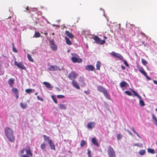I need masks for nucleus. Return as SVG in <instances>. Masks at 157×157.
Here are the masks:
<instances>
[{"mask_svg":"<svg viewBox=\"0 0 157 157\" xmlns=\"http://www.w3.org/2000/svg\"><path fill=\"white\" fill-rule=\"evenodd\" d=\"M4 132L9 141L11 142H13L15 140V137L11 129L10 128L6 127L4 129Z\"/></svg>","mask_w":157,"mask_h":157,"instance_id":"obj_1","label":"nucleus"},{"mask_svg":"<svg viewBox=\"0 0 157 157\" xmlns=\"http://www.w3.org/2000/svg\"><path fill=\"white\" fill-rule=\"evenodd\" d=\"M24 151H25L26 155H22L20 156V157H32L33 156V153L31 152L29 147L27 146L25 148H24L21 150L20 152L21 154H23Z\"/></svg>","mask_w":157,"mask_h":157,"instance_id":"obj_2","label":"nucleus"},{"mask_svg":"<svg viewBox=\"0 0 157 157\" xmlns=\"http://www.w3.org/2000/svg\"><path fill=\"white\" fill-rule=\"evenodd\" d=\"M107 153L109 157H116L114 150L111 146H109L108 147Z\"/></svg>","mask_w":157,"mask_h":157,"instance_id":"obj_3","label":"nucleus"},{"mask_svg":"<svg viewBox=\"0 0 157 157\" xmlns=\"http://www.w3.org/2000/svg\"><path fill=\"white\" fill-rule=\"evenodd\" d=\"M75 55L77 57H72L71 58L72 61L74 63H81L82 61V59L80 58L76 54H75Z\"/></svg>","mask_w":157,"mask_h":157,"instance_id":"obj_4","label":"nucleus"},{"mask_svg":"<svg viewBox=\"0 0 157 157\" xmlns=\"http://www.w3.org/2000/svg\"><path fill=\"white\" fill-rule=\"evenodd\" d=\"M110 54L115 58H118L121 61H124V57L119 53H116L114 52H112L110 53Z\"/></svg>","mask_w":157,"mask_h":157,"instance_id":"obj_5","label":"nucleus"},{"mask_svg":"<svg viewBox=\"0 0 157 157\" xmlns=\"http://www.w3.org/2000/svg\"><path fill=\"white\" fill-rule=\"evenodd\" d=\"M137 68L138 69L139 71L143 75H144L146 78L148 80H150L151 79V78L150 77H149L147 75V74L146 72L144 71V68L142 67H141L139 65H137Z\"/></svg>","mask_w":157,"mask_h":157,"instance_id":"obj_6","label":"nucleus"},{"mask_svg":"<svg viewBox=\"0 0 157 157\" xmlns=\"http://www.w3.org/2000/svg\"><path fill=\"white\" fill-rule=\"evenodd\" d=\"M93 39L95 40V42L99 44L102 45L105 43V40H101L97 36H94Z\"/></svg>","mask_w":157,"mask_h":157,"instance_id":"obj_7","label":"nucleus"},{"mask_svg":"<svg viewBox=\"0 0 157 157\" xmlns=\"http://www.w3.org/2000/svg\"><path fill=\"white\" fill-rule=\"evenodd\" d=\"M78 75L74 71H72L68 75V78L71 80H75Z\"/></svg>","mask_w":157,"mask_h":157,"instance_id":"obj_8","label":"nucleus"},{"mask_svg":"<svg viewBox=\"0 0 157 157\" xmlns=\"http://www.w3.org/2000/svg\"><path fill=\"white\" fill-rule=\"evenodd\" d=\"M14 64L15 66H17V67L23 70H25V67L23 63L21 62L17 63L16 61L14 62Z\"/></svg>","mask_w":157,"mask_h":157,"instance_id":"obj_9","label":"nucleus"},{"mask_svg":"<svg viewBox=\"0 0 157 157\" xmlns=\"http://www.w3.org/2000/svg\"><path fill=\"white\" fill-rule=\"evenodd\" d=\"M50 71H60V69L56 65H51L48 69Z\"/></svg>","mask_w":157,"mask_h":157,"instance_id":"obj_10","label":"nucleus"},{"mask_svg":"<svg viewBox=\"0 0 157 157\" xmlns=\"http://www.w3.org/2000/svg\"><path fill=\"white\" fill-rule=\"evenodd\" d=\"M95 125V123L94 122H89L87 125V127L88 129H92L94 128Z\"/></svg>","mask_w":157,"mask_h":157,"instance_id":"obj_11","label":"nucleus"},{"mask_svg":"<svg viewBox=\"0 0 157 157\" xmlns=\"http://www.w3.org/2000/svg\"><path fill=\"white\" fill-rule=\"evenodd\" d=\"M71 84L74 88H76L77 89H80L79 85L76 81L75 80H73L72 81Z\"/></svg>","mask_w":157,"mask_h":157,"instance_id":"obj_12","label":"nucleus"},{"mask_svg":"<svg viewBox=\"0 0 157 157\" xmlns=\"http://www.w3.org/2000/svg\"><path fill=\"white\" fill-rule=\"evenodd\" d=\"M79 81L82 84L81 86L84 87L86 86V84L85 82L84 78L83 77H80L79 78Z\"/></svg>","mask_w":157,"mask_h":157,"instance_id":"obj_13","label":"nucleus"},{"mask_svg":"<svg viewBox=\"0 0 157 157\" xmlns=\"http://www.w3.org/2000/svg\"><path fill=\"white\" fill-rule=\"evenodd\" d=\"M97 89L100 92H101L102 93L106 90V89L104 87H103L102 86H100V85L98 86H97Z\"/></svg>","mask_w":157,"mask_h":157,"instance_id":"obj_14","label":"nucleus"},{"mask_svg":"<svg viewBox=\"0 0 157 157\" xmlns=\"http://www.w3.org/2000/svg\"><path fill=\"white\" fill-rule=\"evenodd\" d=\"M48 143L49 146H50L51 149L53 150L54 151H55V146L52 140H49L48 141Z\"/></svg>","mask_w":157,"mask_h":157,"instance_id":"obj_15","label":"nucleus"},{"mask_svg":"<svg viewBox=\"0 0 157 157\" xmlns=\"http://www.w3.org/2000/svg\"><path fill=\"white\" fill-rule=\"evenodd\" d=\"M85 69L87 71H92L94 69V67L92 65H89L86 66L85 67Z\"/></svg>","mask_w":157,"mask_h":157,"instance_id":"obj_16","label":"nucleus"},{"mask_svg":"<svg viewBox=\"0 0 157 157\" xmlns=\"http://www.w3.org/2000/svg\"><path fill=\"white\" fill-rule=\"evenodd\" d=\"M92 142L95 145L98 147L99 146V144L98 143V140H97L96 138H93L92 139Z\"/></svg>","mask_w":157,"mask_h":157,"instance_id":"obj_17","label":"nucleus"},{"mask_svg":"<svg viewBox=\"0 0 157 157\" xmlns=\"http://www.w3.org/2000/svg\"><path fill=\"white\" fill-rule=\"evenodd\" d=\"M103 94L106 98L109 100H110V95L109 93L108 92L107 89L103 93Z\"/></svg>","mask_w":157,"mask_h":157,"instance_id":"obj_18","label":"nucleus"},{"mask_svg":"<svg viewBox=\"0 0 157 157\" xmlns=\"http://www.w3.org/2000/svg\"><path fill=\"white\" fill-rule=\"evenodd\" d=\"M15 79L11 78L8 81V83L11 87H13V85L14 83Z\"/></svg>","mask_w":157,"mask_h":157,"instance_id":"obj_19","label":"nucleus"},{"mask_svg":"<svg viewBox=\"0 0 157 157\" xmlns=\"http://www.w3.org/2000/svg\"><path fill=\"white\" fill-rule=\"evenodd\" d=\"M120 86L121 88L126 87L128 84L125 81H122L120 84Z\"/></svg>","mask_w":157,"mask_h":157,"instance_id":"obj_20","label":"nucleus"},{"mask_svg":"<svg viewBox=\"0 0 157 157\" xmlns=\"http://www.w3.org/2000/svg\"><path fill=\"white\" fill-rule=\"evenodd\" d=\"M66 34L70 38H72L74 37V35H72L68 31H66L65 32Z\"/></svg>","mask_w":157,"mask_h":157,"instance_id":"obj_21","label":"nucleus"},{"mask_svg":"<svg viewBox=\"0 0 157 157\" xmlns=\"http://www.w3.org/2000/svg\"><path fill=\"white\" fill-rule=\"evenodd\" d=\"M20 105L21 108L23 109H25L27 107V104L25 102H21Z\"/></svg>","mask_w":157,"mask_h":157,"instance_id":"obj_22","label":"nucleus"},{"mask_svg":"<svg viewBox=\"0 0 157 157\" xmlns=\"http://www.w3.org/2000/svg\"><path fill=\"white\" fill-rule=\"evenodd\" d=\"M43 84L45 85L46 87L48 88H52V87L51 86V84L48 82H43Z\"/></svg>","mask_w":157,"mask_h":157,"instance_id":"obj_23","label":"nucleus"},{"mask_svg":"<svg viewBox=\"0 0 157 157\" xmlns=\"http://www.w3.org/2000/svg\"><path fill=\"white\" fill-rule=\"evenodd\" d=\"M35 91L34 89H26L25 90V92L29 94H31L33 92Z\"/></svg>","mask_w":157,"mask_h":157,"instance_id":"obj_24","label":"nucleus"},{"mask_svg":"<svg viewBox=\"0 0 157 157\" xmlns=\"http://www.w3.org/2000/svg\"><path fill=\"white\" fill-rule=\"evenodd\" d=\"M101 63L99 61H97L96 64V67L97 69L99 70Z\"/></svg>","mask_w":157,"mask_h":157,"instance_id":"obj_25","label":"nucleus"},{"mask_svg":"<svg viewBox=\"0 0 157 157\" xmlns=\"http://www.w3.org/2000/svg\"><path fill=\"white\" fill-rule=\"evenodd\" d=\"M46 144L44 143H43L40 144V147L42 150H45V149L46 148Z\"/></svg>","mask_w":157,"mask_h":157,"instance_id":"obj_26","label":"nucleus"},{"mask_svg":"<svg viewBox=\"0 0 157 157\" xmlns=\"http://www.w3.org/2000/svg\"><path fill=\"white\" fill-rule=\"evenodd\" d=\"M58 105L61 109L65 110L66 109V106L64 104H59Z\"/></svg>","mask_w":157,"mask_h":157,"instance_id":"obj_27","label":"nucleus"},{"mask_svg":"<svg viewBox=\"0 0 157 157\" xmlns=\"http://www.w3.org/2000/svg\"><path fill=\"white\" fill-rule=\"evenodd\" d=\"M65 39L66 40V43L67 44L69 45H71V42L70 40L67 37H65Z\"/></svg>","mask_w":157,"mask_h":157,"instance_id":"obj_28","label":"nucleus"},{"mask_svg":"<svg viewBox=\"0 0 157 157\" xmlns=\"http://www.w3.org/2000/svg\"><path fill=\"white\" fill-rule=\"evenodd\" d=\"M132 91L134 95L136 96L137 98H138L140 99H141V97L140 96L139 94H138L135 91L133 90H132Z\"/></svg>","mask_w":157,"mask_h":157,"instance_id":"obj_29","label":"nucleus"},{"mask_svg":"<svg viewBox=\"0 0 157 157\" xmlns=\"http://www.w3.org/2000/svg\"><path fill=\"white\" fill-rule=\"evenodd\" d=\"M12 90L15 94H17L19 93L17 89L16 88H12Z\"/></svg>","mask_w":157,"mask_h":157,"instance_id":"obj_30","label":"nucleus"},{"mask_svg":"<svg viewBox=\"0 0 157 157\" xmlns=\"http://www.w3.org/2000/svg\"><path fill=\"white\" fill-rule=\"evenodd\" d=\"M27 57L29 59V60L31 62H33L34 61L32 57H31V56L29 54H27Z\"/></svg>","mask_w":157,"mask_h":157,"instance_id":"obj_31","label":"nucleus"},{"mask_svg":"<svg viewBox=\"0 0 157 157\" xmlns=\"http://www.w3.org/2000/svg\"><path fill=\"white\" fill-rule=\"evenodd\" d=\"M86 144V143L85 140H82L81 141L80 143V146L81 147H82L85 145Z\"/></svg>","mask_w":157,"mask_h":157,"instance_id":"obj_32","label":"nucleus"},{"mask_svg":"<svg viewBox=\"0 0 157 157\" xmlns=\"http://www.w3.org/2000/svg\"><path fill=\"white\" fill-rule=\"evenodd\" d=\"M40 36V34L38 32L36 31L35 32V33L33 36V37H35L36 38L39 37Z\"/></svg>","mask_w":157,"mask_h":157,"instance_id":"obj_33","label":"nucleus"},{"mask_svg":"<svg viewBox=\"0 0 157 157\" xmlns=\"http://www.w3.org/2000/svg\"><path fill=\"white\" fill-rule=\"evenodd\" d=\"M43 137L44 138V141H47L48 142L49 140H49V137L48 136H47L45 135H43Z\"/></svg>","mask_w":157,"mask_h":157,"instance_id":"obj_34","label":"nucleus"},{"mask_svg":"<svg viewBox=\"0 0 157 157\" xmlns=\"http://www.w3.org/2000/svg\"><path fill=\"white\" fill-rule=\"evenodd\" d=\"M147 152L148 153H150L152 154H154L155 153L154 150L153 149H151L149 148L147 149Z\"/></svg>","mask_w":157,"mask_h":157,"instance_id":"obj_35","label":"nucleus"},{"mask_svg":"<svg viewBox=\"0 0 157 157\" xmlns=\"http://www.w3.org/2000/svg\"><path fill=\"white\" fill-rule=\"evenodd\" d=\"M146 153L145 151L144 150H141L139 151V154L141 155H144Z\"/></svg>","mask_w":157,"mask_h":157,"instance_id":"obj_36","label":"nucleus"},{"mask_svg":"<svg viewBox=\"0 0 157 157\" xmlns=\"http://www.w3.org/2000/svg\"><path fill=\"white\" fill-rule=\"evenodd\" d=\"M140 105L141 106H143L144 105H145V104L144 102V101L142 100H141V99H140Z\"/></svg>","mask_w":157,"mask_h":157,"instance_id":"obj_37","label":"nucleus"},{"mask_svg":"<svg viewBox=\"0 0 157 157\" xmlns=\"http://www.w3.org/2000/svg\"><path fill=\"white\" fill-rule=\"evenodd\" d=\"M141 62L142 64L145 66H146L147 64V62L144 59H141Z\"/></svg>","mask_w":157,"mask_h":157,"instance_id":"obj_38","label":"nucleus"},{"mask_svg":"<svg viewBox=\"0 0 157 157\" xmlns=\"http://www.w3.org/2000/svg\"><path fill=\"white\" fill-rule=\"evenodd\" d=\"M51 47L52 49L54 50H56L57 48V46L55 45V44L51 45Z\"/></svg>","mask_w":157,"mask_h":157,"instance_id":"obj_39","label":"nucleus"},{"mask_svg":"<svg viewBox=\"0 0 157 157\" xmlns=\"http://www.w3.org/2000/svg\"><path fill=\"white\" fill-rule=\"evenodd\" d=\"M124 93L126 94L127 95H128V96H131L132 95V94L129 91H125L124 92Z\"/></svg>","mask_w":157,"mask_h":157,"instance_id":"obj_40","label":"nucleus"},{"mask_svg":"<svg viewBox=\"0 0 157 157\" xmlns=\"http://www.w3.org/2000/svg\"><path fill=\"white\" fill-rule=\"evenodd\" d=\"M117 140H119L121 139L122 137V135L120 134H118L117 135Z\"/></svg>","mask_w":157,"mask_h":157,"instance_id":"obj_41","label":"nucleus"},{"mask_svg":"<svg viewBox=\"0 0 157 157\" xmlns=\"http://www.w3.org/2000/svg\"><path fill=\"white\" fill-rule=\"evenodd\" d=\"M51 97H52V98L53 100L54 101V102L56 104H57V100H56V99L55 98L54 96L52 95Z\"/></svg>","mask_w":157,"mask_h":157,"instance_id":"obj_42","label":"nucleus"},{"mask_svg":"<svg viewBox=\"0 0 157 157\" xmlns=\"http://www.w3.org/2000/svg\"><path fill=\"white\" fill-rule=\"evenodd\" d=\"M57 97L58 98L61 99L65 97L64 96L62 95H59L57 96Z\"/></svg>","mask_w":157,"mask_h":157,"instance_id":"obj_43","label":"nucleus"},{"mask_svg":"<svg viewBox=\"0 0 157 157\" xmlns=\"http://www.w3.org/2000/svg\"><path fill=\"white\" fill-rule=\"evenodd\" d=\"M87 154L88 156V157H91V151L89 149H87Z\"/></svg>","mask_w":157,"mask_h":157,"instance_id":"obj_44","label":"nucleus"},{"mask_svg":"<svg viewBox=\"0 0 157 157\" xmlns=\"http://www.w3.org/2000/svg\"><path fill=\"white\" fill-rule=\"evenodd\" d=\"M152 118L155 121H157V118L156 117L154 114H152Z\"/></svg>","mask_w":157,"mask_h":157,"instance_id":"obj_45","label":"nucleus"},{"mask_svg":"<svg viewBox=\"0 0 157 157\" xmlns=\"http://www.w3.org/2000/svg\"><path fill=\"white\" fill-rule=\"evenodd\" d=\"M132 131L134 132L135 133L136 135V136H138V137H139V134L137 133V132L135 130L133 127H132Z\"/></svg>","mask_w":157,"mask_h":157,"instance_id":"obj_46","label":"nucleus"},{"mask_svg":"<svg viewBox=\"0 0 157 157\" xmlns=\"http://www.w3.org/2000/svg\"><path fill=\"white\" fill-rule=\"evenodd\" d=\"M124 61V63L125 64V65L127 67H129L128 64L127 62V61L126 60H124L123 61Z\"/></svg>","mask_w":157,"mask_h":157,"instance_id":"obj_47","label":"nucleus"},{"mask_svg":"<svg viewBox=\"0 0 157 157\" xmlns=\"http://www.w3.org/2000/svg\"><path fill=\"white\" fill-rule=\"evenodd\" d=\"M13 50L15 53H17L18 52L17 49L15 47H13Z\"/></svg>","mask_w":157,"mask_h":157,"instance_id":"obj_48","label":"nucleus"},{"mask_svg":"<svg viewBox=\"0 0 157 157\" xmlns=\"http://www.w3.org/2000/svg\"><path fill=\"white\" fill-rule=\"evenodd\" d=\"M37 99L39 100H40L41 101H43V99L42 98L40 97L39 96H37Z\"/></svg>","mask_w":157,"mask_h":157,"instance_id":"obj_49","label":"nucleus"},{"mask_svg":"<svg viewBox=\"0 0 157 157\" xmlns=\"http://www.w3.org/2000/svg\"><path fill=\"white\" fill-rule=\"evenodd\" d=\"M55 44L53 40H51L50 42V45H53Z\"/></svg>","mask_w":157,"mask_h":157,"instance_id":"obj_50","label":"nucleus"},{"mask_svg":"<svg viewBox=\"0 0 157 157\" xmlns=\"http://www.w3.org/2000/svg\"><path fill=\"white\" fill-rule=\"evenodd\" d=\"M126 131H127V132L131 136H133V134H132V132H131L129 130H126Z\"/></svg>","mask_w":157,"mask_h":157,"instance_id":"obj_51","label":"nucleus"},{"mask_svg":"<svg viewBox=\"0 0 157 157\" xmlns=\"http://www.w3.org/2000/svg\"><path fill=\"white\" fill-rule=\"evenodd\" d=\"M84 92L86 94H89L90 93V90H88L86 91H85Z\"/></svg>","mask_w":157,"mask_h":157,"instance_id":"obj_52","label":"nucleus"},{"mask_svg":"<svg viewBox=\"0 0 157 157\" xmlns=\"http://www.w3.org/2000/svg\"><path fill=\"white\" fill-rule=\"evenodd\" d=\"M15 95L16 98L18 99L19 98V93L17 94H15Z\"/></svg>","mask_w":157,"mask_h":157,"instance_id":"obj_53","label":"nucleus"},{"mask_svg":"<svg viewBox=\"0 0 157 157\" xmlns=\"http://www.w3.org/2000/svg\"><path fill=\"white\" fill-rule=\"evenodd\" d=\"M121 67L123 70H124L125 69V67L122 65L121 66Z\"/></svg>","mask_w":157,"mask_h":157,"instance_id":"obj_54","label":"nucleus"},{"mask_svg":"<svg viewBox=\"0 0 157 157\" xmlns=\"http://www.w3.org/2000/svg\"><path fill=\"white\" fill-rule=\"evenodd\" d=\"M154 84H157V81L156 80H153V81Z\"/></svg>","mask_w":157,"mask_h":157,"instance_id":"obj_55","label":"nucleus"},{"mask_svg":"<svg viewBox=\"0 0 157 157\" xmlns=\"http://www.w3.org/2000/svg\"><path fill=\"white\" fill-rule=\"evenodd\" d=\"M134 146H138V147L139 146V145L138 144H134Z\"/></svg>","mask_w":157,"mask_h":157,"instance_id":"obj_56","label":"nucleus"},{"mask_svg":"<svg viewBox=\"0 0 157 157\" xmlns=\"http://www.w3.org/2000/svg\"><path fill=\"white\" fill-rule=\"evenodd\" d=\"M154 123L157 126V121L154 122Z\"/></svg>","mask_w":157,"mask_h":157,"instance_id":"obj_57","label":"nucleus"},{"mask_svg":"<svg viewBox=\"0 0 157 157\" xmlns=\"http://www.w3.org/2000/svg\"><path fill=\"white\" fill-rule=\"evenodd\" d=\"M26 10H29V7L28 6H27L26 8Z\"/></svg>","mask_w":157,"mask_h":157,"instance_id":"obj_58","label":"nucleus"},{"mask_svg":"<svg viewBox=\"0 0 157 157\" xmlns=\"http://www.w3.org/2000/svg\"><path fill=\"white\" fill-rule=\"evenodd\" d=\"M12 46H13V47H15L14 46V43H12Z\"/></svg>","mask_w":157,"mask_h":157,"instance_id":"obj_59","label":"nucleus"},{"mask_svg":"<svg viewBox=\"0 0 157 157\" xmlns=\"http://www.w3.org/2000/svg\"><path fill=\"white\" fill-rule=\"evenodd\" d=\"M44 34L45 35H48V33H44Z\"/></svg>","mask_w":157,"mask_h":157,"instance_id":"obj_60","label":"nucleus"},{"mask_svg":"<svg viewBox=\"0 0 157 157\" xmlns=\"http://www.w3.org/2000/svg\"><path fill=\"white\" fill-rule=\"evenodd\" d=\"M104 38H105V39H106L107 38V37L106 36H104Z\"/></svg>","mask_w":157,"mask_h":157,"instance_id":"obj_61","label":"nucleus"},{"mask_svg":"<svg viewBox=\"0 0 157 157\" xmlns=\"http://www.w3.org/2000/svg\"><path fill=\"white\" fill-rule=\"evenodd\" d=\"M37 94H38V93L37 92H36V93H35V95H36Z\"/></svg>","mask_w":157,"mask_h":157,"instance_id":"obj_62","label":"nucleus"},{"mask_svg":"<svg viewBox=\"0 0 157 157\" xmlns=\"http://www.w3.org/2000/svg\"><path fill=\"white\" fill-rule=\"evenodd\" d=\"M155 110H156V111H157V108H156V109H155Z\"/></svg>","mask_w":157,"mask_h":157,"instance_id":"obj_63","label":"nucleus"},{"mask_svg":"<svg viewBox=\"0 0 157 157\" xmlns=\"http://www.w3.org/2000/svg\"><path fill=\"white\" fill-rule=\"evenodd\" d=\"M156 157H157V155H156Z\"/></svg>","mask_w":157,"mask_h":157,"instance_id":"obj_64","label":"nucleus"}]
</instances>
